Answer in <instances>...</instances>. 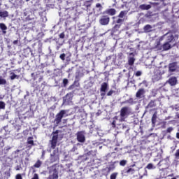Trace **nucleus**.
Listing matches in <instances>:
<instances>
[{
    "mask_svg": "<svg viewBox=\"0 0 179 179\" xmlns=\"http://www.w3.org/2000/svg\"><path fill=\"white\" fill-rule=\"evenodd\" d=\"M59 130H56L52 132V138L49 141V143H50V148L52 149H55L57 148V144L58 143V138Z\"/></svg>",
    "mask_w": 179,
    "mask_h": 179,
    "instance_id": "f257e3e1",
    "label": "nucleus"
},
{
    "mask_svg": "<svg viewBox=\"0 0 179 179\" xmlns=\"http://www.w3.org/2000/svg\"><path fill=\"white\" fill-rule=\"evenodd\" d=\"M155 48H157L158 51H169V50L173 48V46H171V45L169 42H166L165 43L162 45L160 41H158L157 42V44L155 45Z\"/></svg>",
    "mask_w": 179,
    "mask_h": 179,
    "instance_id": "f03ea898",
    "label": "nucleus"
},
{
    "mask_svg": "<svg viewBox=\"0 0 179 179\" xmlns=\"http://www.w3.org/2000/svg\"><path fill=\"white\" fill-rule=\"evenodd\" d=\"M124 20L118 18L116 21H115V26L112 28V34H115V33H118L120 31V29H121V27L124 24Z\"/></svg>",
    "mask_w": 179,
    "mask_h": 179,
    "instance_id": "7ed1b4c3",
    "label": "nucleus"
},
{
    "mask_svg": "<svg viewBox=\"0 0 179 179\" xmlns=\"http://www.w3.org/2000/svg\"><path fill=\"white\" fill-rule=\"evenodd\" d=\"M129 113H131L129 107H122L120 110V121H125V118L129 115Z\"/></svg>",
    "mask_w": 179,
    "mask_h": 179,
    "instance_id": "20e7f679",
    "label": "nucleus"
},
{
    "mask_svg": "<svg viewBox=\"0 0 179 179\" xmlns=\"http://www.w3.org/2000/svg\"><path fill=\"white\" fill-rule=\"evenodd\" d=\"M99 24L101 26H108V24H110V15L103 14L99 19Z\"/></svg>",
    "mask_w": 179,
    "mask_h": 179,
    "instance_id": "39448f33",
    "label": "nucleus"
},
{
    "mask_svg": "<svg viewBox=\"0 0 179 179\" xmlns=\"http://www.w3.org/2000/svg\"><path fill=\"white\" fill-rule=\"evenodd\" d=\"M66 114V111L65 110H61L59 113L56 115L55 122H56V125H59L61 124V121H62V118H64V115Z\"/></svg>",
    "mask_w": 179,
    "mask_h": 179,
    "instance_id": "423d86ee",
    "label": "nucleus"
},
{
    "mask_svg": "<svg viewBox=\"0 0 179 179\" xmlns=\"http://www.w3.org/2000/svg\"><path fill=\"white\" fill-rule=\"evenodd\" d=\"M86 131H80L76 133L77 141L80 143H84L86 142Z\"/></svg>",
    "mask_w": 179,
    "mask_h": 179,
    "instance_id": "0eeeda50",
    "label": "nucleus"
},
{
    "mask_svg": "<svg viewBox=\"0 0 179 179\" xmlns=\"http://www.w3.org/2000/svg\"><path fill=\"white\" fill-rule=\"evenodd\" d=\"M59 153V151L58 150V149H55L53 150L52 153L50 154V159L51 163H55V162L58 160Z\"/></svg>",
    "mask_w": 179,
    "mask_h": 179,
    "instance_id": "6e6552de",
    "label": "nucleus"
},
{
    "mask_svg": "<svg viewBox=\"0 0 179 179\" xmlns=\"http://www.w3.org/2000/svg\"><path fill=\"white\" fill-rule=\"evenodd\" d=\"M108 90V83H103L101 85L100 92L101 97L106 96V92Z\"/></svg>",
    "mask_w": 179,
    "mask_h": 179,
    "instance_id": "1a4fd4ad",
    "label": "nucleus"
},
{
    "mask_svg": "<svg viewBox=\"0 0 179 179\" xmlns=\"http://www.w3.org/2000/svg\"><path fill=\"white\" fill-rule=\"evenodd\" d=\"M101 10H103V6L100 3H97L93 9V13L94 15H100Z\"/></svg>",
    "mask_w": 179,
    "mask_h": 179,
    "instance_id": "9d476101",
    "label": "nucleus"
},
{
    "mask_svg": "<svg viewBox=\"0 0 179 179\" xmlns=\"http://www.w3.org/2000/svg\"><path fill=\"white\" fill-rule=\"evenodd\" d=\"M177 68H178L177 62L171 63L169 64V72H176V71H177Z\"/></svg>",
    "mask_w": 179,
    "mask_h": 179,
    "instance_id": "9b49d317",
    "label": "nucleus"
},
{
    "mask_svg": "<svg viewBox=\"0 0 179 179\" xmlns=\"http://www.w3.org/2000/svg\"><path fill=\"white\" fill-rule=\"evenodd\" d=\"M115 13H117V10H115V8H108L103 13V15H108H108L110 16H114Z\"/></svg>",
    "mask_w": 179,
    "mask_h": 179,
    "instance_id": "f8f14e48",
    "label": "nucleus"
},
{
    "mask_svg": "<svg viewBox=\"0 0 179 179\" xmlns=\"http://www.w3.org/2000/svg\"><path fill=\"white\" fill-rule=\"evenodd\" d=\"M48 179H58V171H57V169H55L50 171V174Z\"/></svg>",
    "mask_w": 179,
    "mask_h": 179,
    "instance_id": "ddd939ff",
    "label": "nucleus"
},
{
    "mask_svg": "<svg viewBox=\"0 0 179 179\" xmlns=\"http://www.w3.org/2000/svg\"><path fill=\"white\" fill-rule=\"evenodd\" d=\"M166 43H176V38H174V35L171 33H167L166 34Z\"/></svg>",
    "mask_w": 179,
    "mask_h": 179,
    "instance_id": "4468645a",
    "label": "nucleus"
},
{
    "mask_svg": "<svg viewBox=\"0 0 179 179\" xmlns=\"http://www.w3.org/2000/svg\"><path fill=\"white\" fill-rule=\"evenodd\" d=\"M166 83H169L170 86H176L177 83H178V81L177 80V77H171L166 82Z\"/></svg>",
    "mask_w": 179,
    "mask_h": 179,
    "instance_id": "2eb2a0df",
    "label": "nucleus"
},
{
    "mask_svg": "<svg viewBox=\"0 0 179 179\" xmlns=\"http://www.w3.org/2000/svg\"><path fill=\"white\" fill-rule=\"evenodd\" d=\"M156 101H157V100L156 99L151 100L147 105L146 108H153L156 107L157 106V104L156 103Z\"/></svg>",
    "mask_w": 179,
    "mask_h": 179,
    "instance_id": "dca6fc26",
    "label": "nucleus"
},
{
    "mask_svg": "<svg viewBox=\"0 0 179 179\" xmlns=\"http://www.w3.org/2000/svg\"><path fill=\"white\" fill-rule=\"evenodd\" d=\"M138 8L141 10H149L152 8V6L150 4H141Z\"/></svg>",
    "mask_w": 179,
    "mask_h": 179,
    "instance_id": "f3484780",
    "label": "nucleus"
},
{
    "mask_svg": "<svg viewBox=\"0 0 179 179\" xmlns=\"http://www.w3.org/2000/svg\"><path fill=\"white\" fill-rule=\"evenodd\" d=\"M157 120V111H155L152 116L151 122L152 127L156 125V121Z\"/></svg>",
    "mask_w": 179,
    "mask_h": 179,
    "instance_id": "a211bd4d",
    "label": "nucleus"
},
{
    "mask_svg": "<svg viewBox=\"0 0 179 179\" xmlns=\"http://www.w3.org/2000/svg\"><path fill=\"white\" fill-rule=\"evenodd\" d=\"M42 164H43V162H41L40 159H38L35 163V164H34L31 166V169H40Z\"/></svg>",
    "mask_w": 179,
    "mask_h": 179,
    "instance_id": "6ab92c4d",
    "label": "nucleus"
},
{
    "mask_svg": "<svg viewBox=\"0 0 179 179\" xmlns=\"http://www.w3.org/2000/svg\"><path fill=\"white\" fill-rule=\"evenodd\" d=\"M152 27L150 24H146L143 27V30H144L145 33H150V32H152Z\"/></svg>",
    "mask_w": 179,
    "mask_h": 179,
    "instance_id": "aec40b11",
    "label": "nucleus"
},
{
    "mask_svg": "<svg viewBox=\"0 0 179 179\" xmlns=\"http://www.w3.org/2000/svg\"><path fill=\"white\" fill-rule=\"evenodd\" d=\"M145 93V90L143 88L139 89L136 94V97H137L138 99L141 98V96H142V94H143Z\"/></svg>",
    "mask_w": 179,
    "mask_h": 179,
    "instance_id": "412c9836",
    "label": "nucleus"
},
{
    "mask_svg": "<svg viewBox=\"0 0 179 179\" xmlns=\"http://www.w3.org/2000/svg\"><path fill=\"white\" fill-rule=\"evenodd\" d=\"M9 16V13L7 10L1 11L0 10V17H8Z\"/></svg>",
    "mask_w": 179,
    "mask_h": 179,
    "instance_id": "4be33fe9",
    "label": "nucleus"
},
{
    "mask_svg": "<svg viewBox=\"0 0 179 179\" xmlns=\"http://www.w3.org/2000/svg\"><path fill=\"white\" fill-rule=\"evenodd\" d=\"M115 169V164L112 163L109 165L108 168H106L105 170L108 169V173H110V171H113Z\"/></svg>",
    "mask_w": 179,
    "mask_h": 179,
    "instance_id": "5701e85b",
    "label": "nucleus"
},
{
    "mask_svg": "<svg viewBox=\"0 0 179 179\" xmlns=\"http://www.w3.org/2000/svg\"><path fill=\"white\" fill-rule=\"evenodd\" d=\"M0 29L3 30V33L5 34L6 33L5 30H8V27L4 23H0Z\"/></svg>",
    "mask_w": 179,
    "mask_h": 179,
    "instance_id": "b1692460",
    "label": "nucleus"
},
{
    "mask_svg": "<svg viewBox=\"0 0 179 179\" xmlns=\"http://www.w3.org/2000/svg\"><path fill=\"white\" fill-rule=\"evenodd\" d=\"M8 83L6 79L3 78L2 76H0V85H5Z\"/></svg>",
    "mask_w": 179,
    "mask_h": 179,
    "instance_id": "393cba45",
    "label": "nucleus"
},
{
    "mask_svg": "<svg viewBox=\"0 0 179 179\" xmlns=\"http://www.w3.org/2000/svg\"><path fill=\"white\" fill-rule=\"evenodd\" d=\"M128 64L130 66H132V65H134V64H135V58L129 57L128 59Z\"/></svg>",
    "mask_w": 179,
    "mask_h": 179,
    "instance_id": "a878e982",
    "label": "nucleus"
},
{
    "mask_svg": "<svg viewBox=\"0 0 179 179\" xmlns=\"http://www.w3.org/2000/svg\"><path fill=\"white\" fill-rule=\"evenodd\" d=\"M92 3H93V0H89L85 2V6L87 9H89V8H91Z\"/></svg>",
    "mask_w": 179,
    "mask_h": 179,
    "instance_id": "bb28decb",
    "label": "nucleus"
},
{
    "mask_svg": "<svg viewBox=\"0 0 179 179\" xmlns=\"http://www.w3.org/2000/svg\"><path fill=\"white\" fill-rule=\"evenodd\" d=\"M27 144L34 146V141H33V137H29L27 139Z\"/></svg>",
    "mask_w": 179,
    "mask_h": 179,
    "instance_id": "cd10ccee",
    "label": "nucleus"
},
{
    "mask_svg": "<svg viewBox=\"0 0 179 179\" xmlns=\"http://www.w3.org/2000/svg\"><path fill=\"white\" fill-rule=\"evenodd\" d=\"M10 75V79H11V80H14V79H19V76L15 74V73H11Z\"/></svg>",
    "mask_w": 179,
    "mask_h": 179,
    "instance_id": "c85d7f7f",
    "label": "nucleus"
},
{
    "mask_svg": "<svg viewBox=\"0 0 179 179\" xmlns=\"http://www.w3.org/2000/svg\"><path fill=\"white\" fill-rule=\"evenodd\" d=\"M146 169H148V170H153L156 169V166H154L153 164L150 163L146 166Z\"/></svg>",
    "mask_w": 179,
    "mask_h": 179,
    "instance_id": "c756f323",
    "label": "nucleus"
},
{
    "mask_svg": "<svg viewBox=\"0 0 179 179\" xmlns=\"http://www.w3.org/2000/svg\"><path fill=\"white\" fill-rule=\"evenodd\" d=\"M125 173H127V174H134L135 173V169L129 168L126 170Z\"/></svg>",
    "mask_w": 179,
    "mask_h": 179,
    "instance_id": "7c9ffc66",
    "label": "nucleus"
},
{
    "mask_svg": "<svg viewBox=\"0 0 179 179\" xmlns=\"http://www.w3.org/2000/svg\"><path fill=\"white\" fill-rule=\"evenodd\" d=\"M126 13L127 12L125 10L121 11L117 17H120V19H122L124 18V16H125Z\"/></svg>",
    "mask_w": 179,
    "mask_h": 179,
    "instance_id": "2f4dec72",
    "label": "nucleus"
},
{
    "mask_svg": "<svg viewBox=\"0 0 179 179\" xmlns=\"http://www.w3.org/2000/svg\"><path fill=\"white\" fill-rule=\"evenodd\" d=\"M5 102L0 101V110H5Z\"/></svg>",
    "mask_w": 179,
    "mask_h": 179,
    "instance_id": "473e14b6",
    "label": "nucleus"
},
{
    "mask_svg": "<svg viewBox=\"0 0 179 179\" xmlns=\"http://www.w3.org/2000/svg\"><path fill=\"white\" fill-rule=\"evenodd\" d=\"M117 173H113L110 175V179H117Z\"/></svg>",
    "mask_w": 179,
    "mask_h": 179,
    "instance_id": "72a5a7b5",
    "label": "nucleus"
},
{
    "mask_svg": "<svg viewBox=\"0 0 179 179\" xmlns=\"http://www.w3.org/2000/svg\"><path fill=\"white\" fill-rule=\"evenodd\" d=\"M113 93H115V91L110 90L108 92V93L106 94V96H113Z\"/></svg>",
    "mask_w": 179,
    "mask_h": 179,
    "instance_id": "f704fd0d",
    "label": "nucleus"
},
{
    "mask_svg": "<svg viewBox=\"0 0 179 179\" xmlns=\"http://www.w3.org/2000/svg\"><path fill=\"white\" fill-rule=\"evenodd\" d=\"M65 57H66L65 53L61 54L59 55V58H60V59H62V61H65Z\"/></svg>",
    "mask_w": 179,
    "mask_h": 179,
    "instance_id": "c9c22d12",
    "label": "nucleus"
},
{
    "mask_svg": "<svg viewBox=\"0 0 179 179\" xmlns=\"http://www.w3.org/2000/svg\"><path fill=\"white\" fill-rule=\"evenodd\" d=\"M73 85H74V87H75V86H76V87H79V86H80L79 81H76V80L74 81Z\"/></svg>",
    "mask_w": 179,
    "mask_h": 179,
    "instance_id": "e433bc0d",
    "label": "nucleus"
},
{
    "mask_svg": "<svg viewBox=\"0 0 179 179\" xmlns=\"http://www.w3.org/2000/svg\"><path fill=\"white\" fill-rule=\"evenodd\" d=\"M68 83H69L68 79L64 78L63 79V85H64V87L66 86V85H68Z\"/></svg>",
    "mask_w": 179,
    "mask_h": 179,
    "instance_id": "4c0bfd02",
    "label": "nucleus"
},
{
    "mask_svg": "<svg viewBox=\"0 0 179 179\" xmlns=\"http://www.w3.org/2000/svg\"><path fill=\"white\" fill-rule=\"evenodd\" d=\"M116 124H117V121H115V120H113L112 123H111L112 128H115Z\"/></svg>",
    "mask_w": 179,
    "mask_h": 179,
    "instance_id": "58836bf2",
    "label": "nucleus"
},
{
    "mask_svg": "<svg viewBox=\"0 0 179 179\" xmlns=\"http://www.w3.org/2000/svg\"><path fill=\"white\" fill-rule=\"evenodd\" d=\"M120 164L122 166H125L127 164V160L120 161Z\"/></svg>",
    "mask_w": 179,
    "mask_h": 179,
    "instance_id": "ea45409f",
    "label": "nucleus"
},
{
    "mask_svg": "<svg viewBox=\"0 0 179 179\" xmlns=\"http://www.w3.org/2000/svg\"><path fill=\"white\" fill-rule=\"evenodd\" d=\"M135 75H136V76H137V77L141 76H142V71H138L136 73Z\"/></svg>",
    "mask_w": 179,
    "mask_h": 179,
    "instance_id": "a19ab883",
    "label": "nucleus"
},
{
    "mask_svg": "<svg viewBox=\"0 0 179 179\" xmlns=\"http://www.w3.org/2000/svg\"><path fill=\"white\" fill-rule=\"evenodd\" d=\"M15 179H23V178L22 177V174L20 173L17 174L15 176Z\"/></svg>",
    "mask_w": 179,
    "mask_h": 179,
    "instance_id": "79ce46f5",
    "label": "nucleus"
},
{
    "mask_svg": "<svg viewBox=\"0 0 179 179\" xmlns=\"http://www.w3.org/2000/svg\"><path fill=\"white\" fill-rule=\"evenodd\" d=\"M59 38H65V33L62 32L59 35Z\"/></svg>",
    "mask_w": 179,
    "mask_h": 179,
    "instance_id": "37998d69",
    "label": "nucleus"
},
{
    "mask_svg": "<svg viewBox=\"0 0 179 179\" xmlns=\"http://www.w3.org/2000/svg\"><path fill=\"white\" fill-rule=\"evenodd\" d=\"M173 127H169L167 129H166V132L168 133V134H170L171 132H172V131H173Z\"/></svg>",
    "mask_w": 179,
    "mask_h": 179,
    "instance_id": "c03bdc74",
    "label": "nucleus"
},
{
    "mask_svg": "<svg viewBox=\"0 0 179 179\" xmlns=\"http://www.w3.org/2000/svg\"><path fill=\"white\" fill-rule=\"evenodd\" d=\"M175 157L176 159H178L179 157V149L176 150V153H175Z\"/></svg>",
    "mask_w": 179,
    "mask_h": 179,
    "instance_id": "a18cd8bd",
    "label": "nucleus"
},
{
    "mask_svg": "<svg viewBox=\"0 0 179 179\" xmlns=\"http://www.w3.org/2000/svg\"><path fill=\"white\" fill-rule=\"evenodd\" d=\"M175 96L179 97V88L176 90Z\"/></svg>",
    "mask_w": 179,
    "mask_h": 179,
    "instance_id": "49530a36",
    "label": "nucleus"
},
{
    "mask_svg": "<svg viewBox=\"0 0 179 179\" xmlns=\"http://www.w3.org/2000/svg\"><path fill=\"white\" fill-rule=\"evenodd\" d=\"M31 179H38V174L34 173Z\"/></svg>",
    "mask_w": 179,
    "mask_h": 179,
    "instance_id": "de8ad7c7",
    "label": "nucleus"
},
{
    "mask_svg": "<svg viewBox=\"0 0 179 179\" xmlns=\"http://www.w3.org/2000/svg\"><path fill=\"white\" fill-rule=\"evenodd\" d=\"M72 89H75V85L73 84L69 87V90H72Z\"/></svg>",
    "mask_w": 179,
    "mask_h": 179,
    "instance_id": "09e8293b",
    "label": "nucleus"
},
{
    "mask_svg": "<svg viewBox=\"0 0 179 179\" xmlns=\"http://www.w3.org/2000/svg\"><path fill=\"white\" fill-rule=\"evenodd\" d=\"M44 156H45V151L43 150L42 155H41L42 159H44Z\"/></svg>",
    "mask_w": 179,
    "mask_h": 179,
    "instance_id": "8fccbe9b",
    "label": "nucleus"
},
{
    "mask_svg": "<svg viewBox=\"0 0 179 179\" xmlns=\"http://www.w3.org/2000/svg\"><path fill=\"white\" fill-rule=\"evenodd\" d=\"M17 43H19V41L15 40V41H13V44H14V45H16V44H17Z\"/></svg>",
    "mask_w": 179,
    "mask_h": 179,
    "instance_id": "3c124183",
    "label": "nucleus"
},
{
    "mask_svg": "<svg viewBox=\"0 0 179 179\" xmlns=\"http://www.w3.org/2000/svg\"><path fill=\"white\" fill-rule=\"evenodd\" d=\"M176 138H177V139H179V133L178 132L176 134Z\"/></svg>",
    "mask_w": 179,
    "mask_h": 179,
    "instance_id": "603ef678",
    "label": "nucleus"
},
{
    "mask_svg": "<svg viewBox=\"0 0 179 179\" xmlns=\"http://www.w3.org/2000/svg\"><path fill=\"white\" fill-rule=\"evenodd\" d=\"M113 120H117V117H115L113 118Z\"/></svg>",
    "mask_w": 179,
    "mask_h": 179,
    "instance_id": "864d4df0",
    "label": "nucleus"
},
{
    "mask_svg": "<svg viewBox=\"0 0 179 179\" xmlns=\"http://www.w3.org/2000/svg\"><path fill=\"white\" fill-rule=\"evenodd\" d=\"M24 15H25V16H27V14H26V13H24Z\"/></svg>",
    "mask_w": 179,
    "mask_h": 179,
    "instance_id": "5fc2aeb1",
    "label": "nucleus"
},
{
    "mask_svg": "<svg viewBox=\"0 0 179 179\" xmlns=\"http://www.w3.org/2000/svg\"><path fill=\"white\" fill-rule=\"evenodd\" d=\"M164 125H166V122H164Z\"/></svg>",
    "mask_w": 179,
    "mask_h": 179,
    "instance_id": "6e6d98bb",
    "label": "nucleus"
},
{
    "mask_svg": "<svg viewBox=\"0 0 179 179\" xmlns=\"http://www.w3.org/2000/svg\"><path fill=\"white\" fill-rule=\"evenodd\" d=\"M135 165H132V167H134Z\"/></svg>",
    "mask_w": 179,
    "mask_h": 179,
    "instance_id": "4d7b16f0",
    "label": "nucleus"
},
{
    "mask_svg": "<svg viewBox=\"0 0 179 179\" xmlns=\"http://www.w3.org/2000/svg\"><path fill=\"white\" fill-rule=\"evenodd\" d=\"M174 45H176V43H174Z\"/></svg>",
    "mask_w": 179,
    "mask_h": 179,
    "instance_id": "13d9d810",
    "label": "nucleus"
},
{
    "mask_svg": "<svg viewBox=\"0 0 179 179\" xmlns=\"http://www.w3.org/2000/svg\"><path fill=\"white\" fill-rule=\"evenodd\" d=\"M17 170H19V169H17Z\"/></svg>",
    "mask_w": 179,
    "mask_h": 179,
    "instance_id": "bf43d9fd",
    "label": "nucleus"
},
{
    "mask_svg": "<svg viewBox=\"0 0 179 179\" xmlns=\"http://www.w3.org/2000/svg\"><path fill=\"white\" fill-rule=\"evenodd\" d=\"M155 1H157V0H155Z\"/></svg>",
    "mask_w": 179,
    "mask_h": 179,
    "instance_id": "052dcab7",
    "label": "nucleus"
}]
</instances>
